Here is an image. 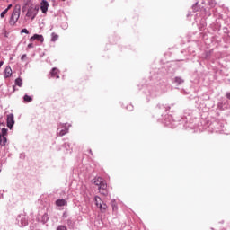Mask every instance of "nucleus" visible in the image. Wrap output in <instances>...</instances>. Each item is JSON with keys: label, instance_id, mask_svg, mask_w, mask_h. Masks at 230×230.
Returning a JSON list of instances; mask_svg holds the SVG:
<instances>
[{"label": "nucleus", "instance_id": "1", "mask_svg": "<svg viewBox=\"0 0 230 230\" xmlns=\"http://www.w3.org/2000/svg\"><path fill=\"white\" fill-rule=\"evenodd\" d=\"M19 17H21V5H15L11 14L9 24L11 26L17 24V22L19 21Z\"/></svg>", "mask_w": 230, "mask_h": 230}, {"label": "nucleus", "instance_id": "2", "mask_svg": "<svg viewBox=\"0 0 230 230\" xmlns=\"http://www.w3.org/2000/svg\"><path fill=\"white\" fill-rule=\"evenodd\" d=\"M94 200H95V206H97L101 213H105L108 208L107 203L103 202V200H102V198H100L99 196H95Z\"/></svg>", "mask_w": 230, "mask_h": 230}, {"label": "nucleus", "instance_id": "3", "mask_svg": "<svg viewBox=\"0 0 230 230\" xmlns=\"http://www.w3.org/2000/svg\"><path fill=\"white\" fill-rule=\"evenodd\" d=\"M70 127H71V124H68V123L59 124L58 128V130H57V133L61 137L66 136V134L69 133V128Z\"/></svg>", "mask_w": 230, "mask_h": 230}, {"label": "nucleus", "instance_id": "4", "mask_svg": "<svg viewBox=\"0 0 230 230\" xmlns=\"http://www.w3.org/2000/svg\"><path fill=\"white\" fill-rule=\"evenodd\" d=\"M16 221L20 227H26V226H28V217L24 214H20L17 217Z\"/></svg>", "mask_w": 230, "mask_h": 230}, {"label": "nucleus", "instance_id": "5", "mask_svg": "<svg viewBox=\"0 0 230 230\" xmlns=\"http://www.w3.org/2000/svg\"><path fill=\"white\" fill-rule=\"evenodd\" d=\"M6 123H7L8 128L12 129L13 128V126L15 125V119L13 117V113L7 115Z\"/></svg>", "mask_w": 230, "mask_h": 230}, {"label": "nucleus", "instance_id": "6", "mask_svg": "<svg viewBox=\"0 0 230 230\" xmlns=\"http://www.w3.org/2000/svg\"><path fill=\"white\" fill-rule=\"evenodd\" d=\"M38 12H39V9L31 7L27 11L26 17H30L31 19L33 20L35 19V17H37Z\"/></svg>", "mask_w": 230, "mask_h": 230}, {"label": "nucleus", "instance_id": "7", "mask_svg": "<svg viewBox=\"0 0 230 230\" xmlns=\"http://www.w3.org/2000/svg\"><path fill=\"white\" fill-rule=\"evenodd\" d=\"M164 123L167 125V127H172V128L175 127V121L173 120V117H172V115H166Z\"/></svg>", "mask_w": 230, "mask_h": 230}, {"label": "nucleus", "instance_id": "8", "mask_svg": "<svg viewBox=\"0 0 230 230\" xmlns=\"http://www.w3.org/2000/svg\"><path fill=\"white\" fill-rule=\"evenodd\" d=\"M99 191L102 195L107 196L108 192H107V182L105 181H103L100 187H99Z\"/></svg>", "mask_w": 230, "mask_h": 230}, {"label": "nucleus", "instance_id": "9", "mask_svg": "<svg viewBox=\"0 0 230 230\" xmlns=\"http://www.w3.org/2000/svg\"><path fill=\"white\" fill-rule=\"evenodd\" d=\"M34 40H38V42H44V36L40 34H34L30 39V42H33Z\"/></svg>", "mask_w": 230, "mask_h": 230}, {"label": "nucleus", "instance_id": "10", "mask_svg": "<svg viewBox=\"0 0 230 230\" xmlns=\"http://www.w3.org/2000/svg\"><path fill=\"white\" fill-rule=\"evenodd\" d=\"M48 8H49V4L46 0H42L40 4V10L42 13H46L48 12Z\"/></svg>", "mask_w": 230, "mask_h": 230}, {"label": "nucleus", "instance_id": "11", "mask_svg": "<svg viewBox=\"0 0 230 230\" xmlns=\"http://www.w3.org/2000/svg\"><path fill=\"white\" fill-rule=\"evenodd\" d=\"M56 206H58V208H64V206H67V200L61 199H58L55 202Z\"/></svg>", "mask_w": 230, "mask_h": 230}, {"label": "nucleus", "instance_id": "12", "mask_svg": "<svg viewBox=\"0 0 230 230\" xmlns=\"http://www.w3.org/2000/svg\"><path fill=\"white\" fill-rule=\"evenodd\" d=\"M50 76L52 78H57V79L60 78V75H58V70L57 67L52 68L50 72Z\"/></svg>", "mask_w": 230, "mask_h": 230}, {"label": "nucleus", "instance_id": "13", "mask_svg": "<svg viewBox=\"0 0 230 230\" xmlns=\"http://www.w3.org/2000/svg\"><path fill=\"white\" fill-rule=\"evenodd\" d=\"M12 76V67L6 66L4 70V78H10Z\"/></svg>", "mask_w": 230, "mask_h": 230}, {"label": "nucleus", "instance_id": "14", "mask_svg": "<svg viewBox=\"0 0 230 230\" xmlns=\"http://www.w3.org/2000/svg\"><path fill=\"white\" fill-rule=\"evenodd\" d=\"M103 178H102V177H95L94 179H93V184H95V186H98V187H100L101 185H102V183L103 182Z\"/></svg>", "mask_w": 230, "mask_h": 230}, {"label": "nucleus", "instance_id": "15", "mask_svg": "<svg viewBox=\"0 0 230 230\" xmlns=\"http://www.w3.org/2000/svg\"><path fill=\"white\" fill-rule=\"evenodd\" d=\"M8 139L4 136L0 135V146H5Z\"/></svg>", "mask_w": 230, "mask_h": 230}, {"label": "nucleus", "instance_id": "16", "mask_svg": "<svg viewBox=\"0 0 230 230\" xmlns=\"http://www.w3.org/2000/svg\"><path fill=\"white\" fill-rule=\"evenodd\" d=\"M157 109H158V112H166V111H168V109H170V107H166L164 105L159 104L157 106Z\"/></svg>", "mask_w": 230, "mask_h": 230}, {"label": "nucleus", "instance_id": "17", "mask_svg": "<svg viewBox=\"0 0 230 230\" xmlns=\"http://www.w3.org/2000/svg\"><path fill=\"white\" fill-rule=\"evenodd\" d=\"M23 102H25L26 103H31V102H33V97H31L28 94H25L23 96Z\"/></svg>", "mask_w": 230, "mask_h": 230}, {"label": "nucleus", "instance_id": "18", "mask_svg": "<svg viewBox=\"0 0 230 230\" xmlns=\"http://www.w3.org/2000/svg\"><path fill=\"white\" fill-rule=\"evenodd\" d=\"M174 84L177 85H181V84H184V79H182L181 77H175Z\"/></svg>", "mask_w": 230, "mask_h": 230}, {"label": "nucleus", "instance_id": "19", "mask_svg": "<svg viewBox=\"0 0 230 230\" xmlns=\"http://www.w3.org/2000/svg\"><path fill=\"white\" fill-rule=\"evenodd\" d=\"M50 40L51 42H57V40H58V34L52 32Z\"/></svg>", "mask_w": 230, "mask_h": 230}, {"label": "nucleus", "instance_id": "20", "mask_svg": "<svg viewBox=\"0 0 230 230\" xmlns=\"http://www.w3.org/2000/svg\"><path fill=\"white\" fill-rule=\"evenodd\" d=\"M15 85L18 87H21L22 85V79L21 77H18L14 81Z\"/></svg>", "mask_w": 230, "mask_h": 230}, {"label": "nucleus", "instance_id": "21", "mask_svg": "<svg viewBox=\"0 0 230 230\" xmlns=\"http://www.w3.org/2000/svg\"><path fill=\"white\" fill-rule=\"evenodd\" d=\"M63 148H66V154H69V153L71 154V149H69L70 148L69 143H65L63 145Z\"/></svg>", "mask_w": 230, "mask_h": 230}, {"label": "nucleus", "instance_id": "22", "mask_svg": "<svg viewBox=\"0 0 230 230\" xmlns=\"http://www.w3.org/2000/svg\"><path fill=\"white\" fill-rule=\"evenodd\" d=\"M6 13H8V9H4V10L0 13L1 19H4V15H6Z\"/></svg>", "mask_w": 230, "mask_h": 230}, {"label": "nucleus", "instance_id": "23", "mask_svg": "<svg viewBox=\"0 0 230 230\" xmlns=\"http://www.w3.org/2000/svg\"><path fill=\"white\" fill-rule=\"evenodd\" d=\"M6 134H8V129L6 128H2V136L6 137Z\"/></svg>", "mask_w": 230, "mask_h": 230}, {"label": "nucleus", "instance_id": "24", "mask_svg": "<svg viewBox=\"0 0 230 230\" xmlns=\"http://www.w3.org/2000/svg\"><path fill=\"white\" fill-rule=\"evenodd\" d=\"M209 6H211V8L215 7V4H217V2H215V0H209Z\"/></svg>", "mask_w": 230, "mask_h": 230}, {"label": "nucleus", "instance_id": "25", "mask_svg": "<svg viewBox=\"0 0 230 230\" xmlns=\"http://www.w3.org/2000/svg\"><path fill=\"white\" fill-rule=\"evenodd\" d=\"M204 55H205L204 56L205 58H209V57H211V50L206 51Z\"/></svg>", "mask_w": 230, "mask_h": 230}, {"label": "nucleus", "instance_id": "26", "mask_svg": "<svg viewBox=\"0 0 230 230\" xmlns=\"http://www.w3.org/2000/svg\"><path fill=\"white\" fill-rule=\"evenodd\" d=\"M57 230H67V227H66V226L60 225L58 226Z\"/></svg>", "mask_w": 230, "mask_h": 230}, {"label": "nucleus", "instance_id": "27", "mask_svg": "<svg viewBox=\"0 0 230 230\" xmlns=\"http://www.w3.org/2000/svg\"><path fill=\"white\" fill-rule=\"evenodd\" d=\"M66 224H67V226H68L69 227H73V220L67 219V220H66Z\"/></svg>", "mask_w": 230, "mask_h": 230}, {"label": "nucleus", "instance_id": "28", "mask_svg": "<svg viewBox=\"0 0 230 230\" xmlns=\"http://www.w3.org/2000/svg\"><path fill=\"white\" fill-rule=\"evenodd\" d=\"M126 109L128 110V111H134V106H132V104H129V105H128L127 107H126Z\"/></svg>", "mask_w": 230, "mask_h": 230}, {"label": "nucleus", "instance_id": "29", "mask_svg": "<svg viewBox=\"0 0 230 230\" xmlns=\"http://www.w3.org/2000/svg\"><path fill=\"white\" fill-rule=\"evenodd\" d=\"M21 33H26V35L30 34V31H28V29H22L21 31Z\"/></svg>", "mask_w": 230, "mask_h": 230}, {"label": "nucleus", "instance_id": "30", "mask_svg": "<svg viewBox=\"0 0 230 230\" xmlns=\"http://www.w3.org/2000/svg\"><path fill=\"white\" fill-rule=\"evenodd\" d=\"M31 48H34L33 43H29L27 46V49H31Z\"/></svg>", "mask_w": 230, "mask_h": 230}, {"label": "nucleus", "instance_id": "31", "mask_svg": "<svg viewBox=\"0 0 230 230\" xmlns=\"http://www.w3.org/2000/svg\"><path fill=\"white\" fill-rule=\"evenodd\" d=\"M24 157H26V155L23 153L20 154V159H24Z\"/></svg>", "mask_w": 230, "mask_h": 230}, {"label": "nucleus", "instance_id": "32", "mask_svg": "<svg viewBox=\"0 0 230 230\" xmlns=\"http://www.w3.org/2000/svg\"><path fill=\"white\" fill-rule=\"evenodd\" d=\"M27 55L26 54H23L21 58V60H24L26 58Z\"/></svg>", "mask_w": 230, "mask_h": 230}, {"label": "nucleus", "instance_id": "33", "mask_svg": "<svg viewBox=\"0 0 230 230\" xmlns=\"http://www.w3.org/2000/svg\"><path fill=\"white\" fill-rule=\"evenodd\" d=\"M10 8H12V4H9L5 10H7V12H8V10H10Z\"/></svg>", "mask_w": 230, "mask_h": 230}, {"label": "nucleus", "instance_id": "34", "mask_svg": "<svg viewBox=\"0 0 230 230\" xmlns=\"http://www.w3.org/2000/svg\"><path fill=\"white\" fill-rule=\"evenodd\" d=\"M226 98H227L228 100H230V93H226Z\"/></svg>", "mask_w": 230, "mask_h": 230}, {"label": "nucleus", "instance_id": "35", "mask_svg": "<svg viewBox=\"0 0 230 230\" xmlns=\"http://www.w3.org/2000/svg\"><path fill=\"white\" fill-rule=\"evenodd\" d=\"M3 64H4V61H0V68L3 67Z\"/></svg>", "mask_w": 230, "mask_h": 230}, {"label": "nucleus", "instance_id": "36", "mask_svg": "<svg viewBox=\"0 0 230 230\" xmlns=\"http://www.w3.org/2000/svg\"><path fill=\"white\" fill-rule=\"evenodd\" d=\"M65 28H67V25H66V24H65Z\"/></svg>", "mask_w": 230, "mask_h": 230}, {"label": "nucleus", "instance_id": "37", "mask_svg": "<svg viewBox=\"0 0 230 230\" xmlns=\"http://www.w3.org/2000/svg\"><path fill=\"white\" fill-rule=\"evenodd\" d=\"M90 154L93 152L91 149L89 150Z\"/></svg>", "mask_w": 230, "mask_h": 230}, {"label": "nucleus", "instance_id": "38", "mask_svg": "<svg viewBox=\"0 0 230 230\" xmlns=\"http://www.w3.org/2000/svg\"><path fill=\"white\" fill-rule=\"evenodd\" d=\"M63 216L66 217V214H64Z\"/></svg>", "mask_w": 230, "mask_h": 230}, {"label": "nucleus", "instance_id": "39", "mask_svg": "<svg viewBox=\"0 0 230 230\" xmlns=\"http://www.w3.org/2000/svg\"><path fill=\"white\" fill-rule=\"evenodd\" d=\"M62 1H66V0H62Z\"/></svg>", "mask_w": 230, "mask_h": 230}]
</instances>
